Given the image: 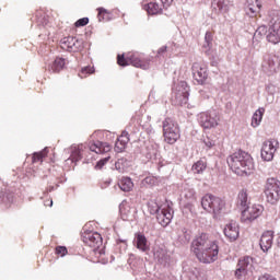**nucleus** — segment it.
<instances>
[{
    "label": "nucleus",
    "mask_w": 280,
    "mask_h": 280,
    "mask_svg": "<svg viewBox=\"0 0 280 280\" xmlns=\"http://www.w3.org/2000/svg\"><path fill=\"white\" fill-rule=\"evenodd\" d=\"M191 252L201 264H213L220 249L215 241L209 238V234L202 233L192 241Z\"/></svg>",
    "instance_id": "obj_1"
},
{
    "label": "nucleus",
    "mask_w": 280,
    "mask_h": 280,
    "mask_svg": "<svg viewBox=\"0 0 280 280\" xmlns=\"http://www.w3.org/2000/svg\"><path fill=\"white\" fill-rule=\"evenodd\" d=\"M228 165L231 167L234 174L237 176H244V174H250L254 170L255 164L253 163V156L246 151H237L228 158Z\"/></svg>",
    "instance_id": "obj_2"
},
{
    "label": "nucleus",
    "mask_w": 280,
    "mask_h": 280,
    "mask_svg": "<svg viewBox=\"0 0 280 280\" xmlns=\"http://www.w3.org/2000/svg\"><path fill=\"white\" fill-rule=\"evenodd\" d=\"M267 21L269 25L267 40L273 45H277L280 43V11H269Z\"/></svg>",
    "instance_id": "obj_3"
},
{
    "label": "nucleus",
    "mask_w": 280,
    "mask_h": 280,
    "mask_svg": "<svg viewBox=\"0 0 280 280\" xmlns=\"http://www.w3.org/2000/svg\"><path fill=\"white\" fill-rule=\"evenodd\" d=\"M117 63L120 67H128V65H132V67L143 69L144 71L150 69V58H143V56L139 54H131L127 58L124 57V55H118Z\"/></svg>",
    "instance_id": "obj_4"
},
{
    "label": "nucleus",
    "mask_w": 280,
    "mask_h": 280,
    "mask_svg": "<svg viewBox=\"0 0 280 280\" xmlns=\"http://www.w3.org/2000/svg\"><path fill=\"white\" fill-rule=\"evenodd\" d=\"M163 137L164 141L170 145H174L180 139V128H178L176 120L166 118L163 121Z\"/></svg>",
    "instance_id": "obj_5"
},
{
    "label": "nucleus",
    "mask_w": 280,
    "mask_h": 280,
    "mask_svg": "<svg viewBox=\"0 0 280 280\" xmlns=\"http://www.w3.org/2000/svg\"><path fill=\"white\" fill-rule=\"evenodd\" d=\"M265 196L267 198V202H270V205H276V202H279V198H280L279 179L275 177H270L267 179V183L265 186Z\"/></svg>",
    "instance_id": "obj_6"
},
{
    "label": "nucleus",
    "mask_w": 280,
    "mask_h": 280,
    "mask_svg": "<svg viewBox=\"0 0 280 280\" xmlns=\"http://www.w3.org/2000/svg\"><path fill=\"white\" fill-rule=\"evenodd\" d=\"M255 261L253 260V257L245 256L241 259H238L236 270H235V277L236 279H242V277H250L255 270Z\"/></svg>",
    "instance_id": "obj_7"
},
{
    "label": "nucleus",
    "mask_w": 280,
    "mask_h": 280,
    "mask_svg": "<svg viewBox=\"0 0 280 280\" xmlns=\"http://www.w3.org/2000/svg\"><path fill=\"white\" fill-rule=\"evenodd\" d=\"M280 60L277 55L266 54L261 63V69L267 75H272L279 71Z\"/></svg>",
    "instance_id": "obj_8"
},
{
    "label": "nucleus",
    "mask_w": 280,
    "mask_h": 280,
    "mask_svg": "<svg viewBox=\"0 0 280 280\" xmlns=\"http://www.w3.org/2000/svg\"><path fill=\"white\" fill-rule=\"evenodd\" d=\"M198 121L201 128L210 130V128H217L220 117L215 112H203L198 115Z\"/></svg>",
    "instance_id": "obj_9"
},
{
    "label": "nucleus",
    "mask_w": 280,
    "mask_h": 280,
    "mask_svg": "<svg viewBox=\"0 0 280 280\" xmlns=\"http://www.w3.org/2000/svg\"><path fill=\"white\" fill-rule=\"evenodd\" d=\"M261 213H264V206H247V208L242 210L241 220L242 222L246 223L255 222V220H257Z\"/></svg>",
    "instance_id": "obj_10"
},
{
    "label": "nucleus",
    "mask_w": 280,
    "mask_h": 280,
    "mask_svg": "<svg viewBox=\"0 0 280 280\" xmlns=\"http://www.w3.org/2000/svg\"><path fill=\"white\" fill-rule=\"evenodd\" d=\"M173 97L176 101V104H186L187 100H189V85L187 82L180 81L175 88L173 89Z\"/></svg>",
    "instance_id": "obj_11"
},
{
    "label": "nucleus",
    "mask_w": 280,
    "mask_h": 280,
    "mask_svg": "<svg viewBox=\"0 0 280 280\" xmlns=\"http://www.w3.org/2000/svg\"><path fill=\"white\" fill-rule=\"evenodd\" d=\"M60 47L65 51H80L84 49V40L78 39L73 36L63 37L60 40Z\"/></svg>",
    "instance_id": "obj_12"
},
{
    "label": "nucleus",
    "mask_w": 280,
    "mask_h": 280,
    "mask_svg": "<svg viewBox=\"0 0 280 280\" xmlns=\"http://www.w3.org/2000/svg\"><path fill=\"white\" fill-rule=\"evenodd\" d=\"M279 148V142L277 140H267L262 143L260 155L262 161H272L275 159V152Z\"/></svg>",
    "instance_id": "obj_13"
},
{
    "label": "nucleus",
    "mask_w": 280,
    "mask_h": 280,
    "mask_svg": "<svg viewBox=\"0 0 280 280\" xmlns=\"http://www.w3.org/2000/svg\"><path fill=\"white\" fill-rule=\"evenodd\" d=\"M192 78L197 82V84H205L207 82V78H209V73L207 72V66L195 62L191 67Z\"/></svg>",
    "instance_id": "obj_14"
},
{
    "label": "nucleus",
    "mask_w": 280,
    "mask_h": 280,
    "mask_svg": "<svg viewBox=\"0 0 280 280\" xmlns=\"http://www.w3.org/2000/svg\"><path fill=\"white\" fill-rule=\"evenodd\" d=\"M82 242L91 248H100L102 246V234L97 232H85L82 234Z\"/></svg>",
    "instance_id": "obj_15"
},
{
    "label": "nucleus",
    "mask_w": 280,
    "mask_h": 280,
    "mask_svg": "<svg viewBox=\"0 0 280 280\" xmlns=\"http://www.w3.org/2000/svg\"><path fill=\"white\" fill-rule=\"evenodd\" d=\"M155 213L156 220L161 226H168V224L172 222V218H174L170 209L160 208L159 206H156Z\"/></svg>",
    "instance_id": "obj_16"
},
{
    "label": "nucleus",
    "mask_w": 280,
    "mask_h": 280,
    "mask_svg": "<svg viewBox=\"0 0 280 280\" xmlns=\"http://www.w3.org/2000/svg\"><path fill=\"white\" fill-rule=\"evenodd\" d=\"M223 233L230 242H235V240L240 237V224L235 221H231L225 225Z\"/></svg>",
    "instance_id": "obj_17"
},
{
    "label": "nucleus",
    "mask_w": 280,
    "mask_h": 280,
    "mask_svg": "<svg viewBox=\"0 0 280 280\" xmlns=\"http://www.w3.org/2000/svg\"><path fill=\"white\" fill-rule=\"evenodd\" d=\"M275 240V232L266 231L260 237V248L264 253H268L272 248V242Z\"/></svg>",
    "instance_id": "obj_18"
},
{
    "label": "nucleus",
    "mask_w": 280,
    "mask_h": 280,
    "mask_svg": "<svg viewBox=\"0 0 280 280\" xmlns=\"http://www.w3.org/2000/svg\"><path fill=\"white\" fill-rule=\"evenodd\" d=\"M261 10V2L259 0H247L245 5V12L247 16H250L252 19L257 16L259 14V11Z\"/></svg>",
    "instance_id": "obj_19"
},
{
    "label": "nucleus",
    "mask_w": 280,
    "mask_h": 280,
    "mask_svg": "<svg viewBox=\"0 0 280 280\" xmlns=\"http://www.w3.org/2000/svg\"><path fill=\"white\" fill-rule=\"evenodd\" d=\"M90 150L91 152H95V154H106V152H110V144L96 141L90 144Z\"/></svg>",
    "instance_id": "obj_20"
},
{
    "label": "nucleus",
    "mask_w": 280,
    "mask_h": 280,
    "mask_svg": "<svg viewBox=\"0 0 280 280\" xmlns=\"http://www.w3.org/2000/svg\"><path fill=\"white\" fill-rule=\"evenodd\" d=\"M129 141H130V138H129L128 132L122 131L121 136L117 139V141L115 143V152L125 151Z\"/></svg>",
    "instance_id": "obj_21"
},
{
    "label": "nucleus",
    "mask_w": 280,
    "mask_h": 280,
    "mask_svg": "<svg viewBox=\"0 0 280 280\" xmlns=\"http://www.w3.org/2000/svg\"><path fill=\"white\" fill-rule=\"evenodd\" d=\"M212 9L214 12H219L220 14H226L230 9L229 0H213Z\"/></svg>",
    "instance_id": "obj_22"
},
{
    "label": "nucleus",
    "mask_w": 280,
    "mask_h": 280,
    "mask_svg": "<svg viewBox=\"0 0 280 280\" xmlns=\"http://www.w3.org/2000/svg\"><path fill=\"white\" fill-rule=\"evenodd\" d=\"M136 248L141 250V253H148L150 250V245H148V238L143 234H137L136 236Z\"/></svg>",
    "instance_id": "obj_23"
},
{
    "label": "nucleus",
    "mask_w": 280,
    "mask_h": 280,
    "mask_svg": "<svg viewBox=\"0 0 280 280\" xmlns=\"http://www.w3.org/2000/svg\"><path fill=\"white\" fill-rule=\"evenodd\" d=\"M224 207H226L224 200H222L220 197H217V200H214L212 208L208 212L218 215L224 211Z\"/></svg>",
    "instance_id": "obj_24"
},
{
    "label": "nucleus",
    "mask_w": 280,
    "mask_h": 280,
    "mask_svg": "<svg viewBox=\"0 0 280 280\" xmlns=\"http://www.w3.org/2000/svg\"><path fill=\"white\" fill-rule=\"evenodd\" d=\"M143 10H145V12H148V14H151L152 16H154V14H161V12H163V9L156 2H149L147 4H143Z\"/></svg>",
    "instance_id": "obj_25"
},
{
    "label": "nucleus",
    "mask_w": 280,
    "mask_h": 280,
    "mask_svg": "<svg viewBox=\"0 0 280 280\" xmlns=\"http://www.w3.org/2000/svg\"><path fill=\"white\" fill-rule=\"evenodd\" d=\"M218 197L213 196V195H206L201 198V207L202 209H205V211H209L210 209H212L215 200Z\"/></svg>",
    "instance_id": "obj_26"
},
{
    "label": "nucleus",
    "mask_w": 280,
    "mask_h": 280,
    "mask_svg": "<svg viewBox=\"0 0 280 280\" xmlns=\"http://www.w3.org/2000/svg\"><path fill=\"white\" fill-rule=\"evenodd\" d=\"M237 205L242 207L243 210L249 207L248 205H250V202L248 201V191L246 189H242L238 192Z\"/></svg>",
    "instance_id": "obj_27"
},
{
    "label": "nucleus",
    "mask_w": 280,
    "mask_h": 280,
    "mask_svg": "<svg viewBox=\"0 0 280 280\" xmlns=\"http://www.w3.org/2000/svg\"><path fill=\"white\" fill-rule=\"evenodd\" d=\"M118 186H119V189H121V191H132L135 187V183H132V178L130 177H122L118 182Z\"/></svg>",
    "instance_id": "obj_28"
},
{
    "label": "nucleus",
    "mask_w": 280,
    "mask_h": 280,
    "mask_svg": "<svg viewBox=\"0 0 280 280\" xmlns=\"http://www.w3.org/2000/svg\"><path fill=\"white\" fill-rule=\"evenodd\" d=\"M264 113H266V108L260 107L258 108L253 117H252V126L253 128H257L261 124V119H264Z\"/></svg>",
    "instance_id": "obj_29"
},
{
    "label": "nucleus",
    "mask_w": 280,
    "mask_h": 280,
    "mask_svg": "<svg viewBox=\"0 0 280 280\" xmlns=\"http://www.w3.org/2000/svg\"><path fill=\"white\" fill-rule=\"evenodd\" d=\"M65 69V58H56L52 65L50 66V71L54 73H59Z\"/></svg>",
    "instance_id": "obj_30"
},
{
    "label": "nucleus",
    "mask_w": 280,
    "mask_h": 280,
    "mask_svg": "<svg viewBox=\"0 0 280 280\" xmlns=\"http://www.w3.org/2000/svg\"><path fill=\"white\" fill-rule=\"evenodd\" d=\"M154 257L160 261V264H167V261H170V256L164 249H158L154 253Z\"/></svg>",
    "instance_id": "obj_31"
},
{
    "label": "nucleus",
    "mask_w": 280,
    "mask_h": 280,
    "mask_svg": "<svg viewBox=\"0 0 280 280\" xmlns=\"http://www.w3.org/2000/svg\"><path fill=\"white\" fill-rule=\"evenodd\" d=\"M207 170V162L199 160L192 165V172L194 174H202Z\"/></svg>",
    "instance_id": "obj_32"
},
{
    "label": "nucleus",
    "mask_w": 280,
    "mask_h": 280,
    "mask_svg": "<svg viewBox=\"0 0 280 280\" xmlns=\"http://www.w3.org/2000/svg\"><path fill=\"white\" fill-rule=\"evenodd\" d=\"M126 167H128V160H126V158H120L115 163V168L117 170V172L122 173L126 171Z\"/></svg>",
    "instance_id": "obj_33"
},
{
    "label": "nucleus",
    "mask_w": 280,
    "mask_h": 280,
    "mask_svg": "<svg viewBox=\"0 0 280 280\" xmlns=\"http://www.w3.org/2000/svg\"><path fill=\"white\" fill-rule=\"evenodd\" d=\"M97 11H98V14H97L98 21H110V12H108V10L104 8H98Z\"/></svg>",
    "instance_id": "obj_34"
},
{
    "label": "nucleus",
    "mask_w": 280,
    "mask_h": 280,
    "mask_svg": "<svg viewBox=\"0 0 280 280\" xmlns=\"http://www.w3.org/2000/svg\"><path fill=\"white\" fill-rule=\"evenodd\" d=\"M212 43H213V35L211 34V32H207L205 36V44H203L206 54H209V49H211Z\"/></svg>",
    "instance_id": "obj_35"
},
{
    "label": "nucleus",
    "mask_w": 280,
    "mask_h": 280,
    "mask_svg": "<svg viewBox=\"0 0 280 280\" xmlns=\"http://www.w3.org/2000/svg\"><path fill=\"white\" fill-rule=\"evenodd\" d=\"M158 147L156 144L149 143L147 144V159H152V156H156Z\"/></svg>",
    "instance_id": "obj_36"
},
{
    "label": "nucleus",
    "mask_w": 280,
    "mask_h": 280,
    "mask_svg": "<svg viewBox=\"0 0 280 280\" xmlns=\"http://www.w3.org/2000/svg\"><path fill=\"white\" fill-rule=\"evenodd\" d=\"M91 73H95V68L91 66H86L81 69V72L79 73L80 78H86V75H91Z\"/></svg>",
    "instance_id": "obj_37"
},
{
    "label": "nucleus",
    "mask_w": 280,
    "mask_h": 280,
    "mask_svg": "<svg viewBox=\"0 0 280 280\" xmlns=\"http://www.w3.org/2000/svg\"><path fill=\"white\" fill-rule=\"evenodd\" d=\"M266 34H268V27H266V25L259 26L254 34V38H261V36H266Z\"/></svg>",
    "instance_id": "obj_38"
},
{
    "label": "nucleus",
    "mask_w": 280,
    "mask_h": 280,
    "mask_svg": "<svg viewBox=\"0 0 280 280\" xmlns=\"http://www.w3.org/2000/svg\"><path fill=\"white\" fill-rule=\"evenodd\" d=\"M80 159H82V155L80 154V149L73 148L70 160L72 161V163H77V161H80Z\"/></svg>",
    "instance_id": "obj_39"
},
{
    "label": "nucleus",
    "mask_w": 280,
    "mask_h": 280,
    "mask_svg": "<svg viewBox=\"0 0 280 280\" xmlns=\"http://www.w3.org/2000/svg\"><path fill=\"white\" fill-rule=\"evenodd\" d=\"M119 211H120V214L124 218V220H126V218H128V215H130V206L121 205L119 207Z\"/></svg>",
    "instance_id": "obj_40"
},
{
    "label": "nucleus",
    "mask_w": 280,
    "mask_h": 280,
    "mask_svg": "<svg viewBox=\"0 0 280 280\" xmlns=\"http://www.w3.org/2000/svg\"><path fill=\"white\" fill-rule=\"evenodd\" d=\"M47 156V153L45 151L37 152L33 154V163H38V161H43Z\"/></svg>",
    "instance_id": "obj_41"
},
{
    "label": "nucleus",
    "mask_w": 280,
    "mask_h": 280,
    "mask_svg": "<svg viewBox=\"0 0 280 280\" xmlns=\"http://www.w3.org/2000/svg\"><path fill=\"white\" fill-rule=\"evenodd\" d=\"M75 27H84L85 25H89V18H82L79 19L75 23H74Z\"/></svg>",
    "instance_id": "obj_42"
},
{
    "label": "nucleus",
    "mask_w": 280,
    "mask_h": 280,
    "mask_svg": "<svg viewBox=\"0 0 280 280\" xmlns=\"http://www.w3.org/2000/svg\"><path fill=\"white\" fill-rule=\"evenodd\" d=\"M108 161H110V156H107L105 159L100 160L96 165L95 168L96 170H102V167H104V165H106L108 163Z\"/></svg>",
    "instance_id": "obj_43"
},
{
    "label": "nucleus",
    "mask_w": 280,
    "mask_h": 280,
    "mask_svg": "<svg viewBox=\"0 0 280 280\" xmlns=\"http://www.w3.org/2000/svg\"><path fill=\"white\" fill-rule=\"evenodd\" d=\"M185 198H187L188 200L196 198V190L187 189L185 192Z\"/></svg>",
    "instance_id": "obj_44"
},
{
    "label": "nucleus",
    "mask_w": 280,
    "mask_h": 280,
    "mask_svg": "<svg viewBox=\"0 0 280 280\" xmlns=\"http://www.w3.org/2000/svg\"><path fill=\"white\" fill-rule=\"evenodd\" d=\"M56 253H57V255H61V257H65V255H67L68 250H67V247L59 246L56 248Z\"/></svg>",
    "instance_id": "obj_45"
},
{
    "label": "nucleus",
    "mask_w": 280,
    "mask_h": 280,
    "mask_svg": "<svg viewBox=\"0 0 280 280\" xmlns=\"http://www.w3.org/2000/svg\"><path fill=\"white\" fill-rule=\"evenodd\" d=\"M203 143L207 145V148H213V145H215V141L210 140L209 138L206 139Z\"/></svg>",
    "instance_id": "obj_46"
},
{
    "label": "nucleus",
    "mask_w": 280,
    "mask_h": 280,
    "mask_svg": "<svg viewBox=\"0 0 280 280\" xmlns=\"http://www.w3.org/2000/svg\"><path fill=\"white\" fill-rule=\"evenodd\" d=\"M163 8H170V5L172 4V1L174 0H160Z\"/></svg>",
    "instance_id": "obj_47"
},
{
    "label": "nucleus",
    "mask_w": 280,
    "mask_h": 280,
    "mask_svg": "<svg viewBox=\"0 0 280 280\" xmlns=\"http://www.w3.org/2000/svg\"><path fill=\"white\" fill-rule=\"evenodd\" d=\"M258 280H277V278L270 275H265V276H261Z\"/></svg>",
    "instance_id": "obj_48"
},
{
    "label": "nucleus",
    "mask_w": 280,
    "mask_h": 280,
    "mask_svg": "<svg viewBox=\"0 0 280 280\" xmlns=\"http://www.w3.org/2000/svg\"><path fill=\"white\" fill-rule=\"evenodd\" d=\"M167 51V46H162L159 50H158V54L161 55V54H165Z\"/></svg>",
    "instance_id": "obj_49"
},
{
    "label": "nucleus",
    "mask_w": 280,
    "mask_h": 280,
    "mask_svg": "<svg viewBox=\"0 0 280 280\" xmlns=\"http://www.w3.org/2000/svg\"><path fill=\"white\" fill-rule=\"evenodd\" d=\"M144 183H147V185H152V177L144 178Z\"/></svg>",
    "instance_id": "obj_50"
},
{
    "label": "nucleus",
    "mask_w": 280,
    "mask_h": 280,
    "mask_svg": "<svg viewBox=\"0 0 280 280\" xmlns=\"http://www.w3.org/2000/svg\"><path fill=\"white\" fill-rule=\"evenodd\" d=\"M8 201L10 202V197H3L2 198V202H8Z\"/></svg>",
    "instance_id": "obj_51"
},
{
    "label": "nucleus",
    "mask_w": 280,
    "mask_h": 280,
    "mask_svg": "<svg viewBox=\"0 0 280 280\" xmlns=\"http://www.w3.org/2000/svg\"><path fill=\"white\" fill-rule=\"evenodd\" d=\"M211 66H212V67H217V66H218V62L212 61V62H211Z\"/></svg>",
    "instance_id": "obj_52"
},
{
    "label": "nucleus",
    "mask_w": 280,
    "mask_h": 280,
    "mask_svg": "<svg viewBox=\"0 0 280 280\" xmlns=\"http://www.w3.org/2000/svg\"><path fill=\"white\" fill-rule=\"evenodd\" d=\"M49 207H54V201L50 200Z\"/></svg>",
    "instance_id": "obj_53"
},
{
    "label": "nucleus",
    "mask_w": 280,
    "mask_h": 280,
    "mask_svg": "<svg viewBox=\"0 0 280 280\" xmlns=\"http://www.w3.org/2000/svg\"><path fill=\"white\" fill-rule=\"evenodd\" d=\"M278 246L280 247V236H279V238H278Z\"/></svg>",
    "instance_id": "obj_54"
},
{
    "label": "nucleus",
    "mask_w": 280,
    "mask_h": 280,
    "mask_svg": "<svg viewBox=\"0 0 280 280\" xmlns=\"http://www.w3.org/2000/svg\"><path fill=\"white\" fill-rule=\"evenodd\" d=\"M119 242L126 243V241H124V240H119Z\"/></svg>",
    "instance_id": "obj_55"
},
{
    "label": "nucleus",
    "mask_w": 280,
    "mask_h": 280,
    "mask_svg": "<svg viewBox=\"0 0 280 280\" xmlns=\"http://www.w3.org/2000/svg\"><path fill=\"white\" fill-rule=\"evenodd\" d=\"M45 205H46V206L48 205L47 201L45 202Z\"/></svg>",
    "instance_id": "obj_56"
}]
</instances>
